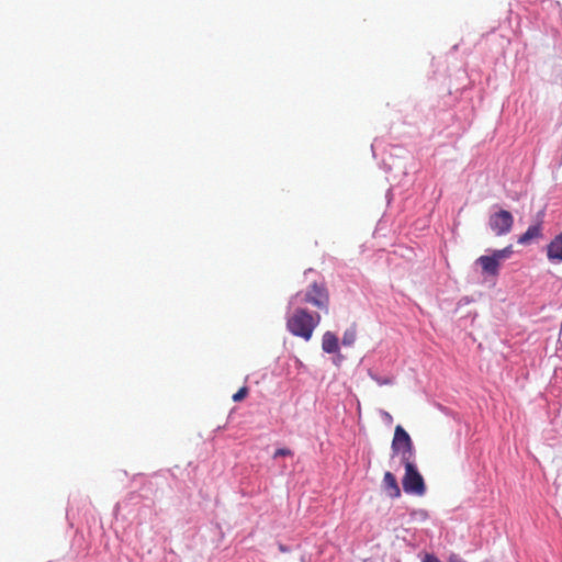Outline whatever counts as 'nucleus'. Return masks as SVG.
I'll return each mask as SVG.
<instances>
[{"label": "nucleus", "instance_id": "f257e3e1", "mask_svg": "<svg viewBox=\"0 0 562 562\" xmlns=\"http://www.w3.org/2000/svg\"><path fill=\"white\" fill-rule=\"evenodd\" d=\"M321 323L318 313H311L302 306L294 308L286 319V329L295 337L308 341Z\"/></svg>", "mask_w": 562, "mask_h": 562}, {"label": "nucleus", "instance_id": "f03ea898", "mask_svg": "<svg viewBox=\"0 0 562 562\" xmlns=\"http://www.w3.org/2000/svg\"><path fill=\"white\" fill-rule=\"evenodd\" d=\"M290 304H310L327 314L329 311V293L324 284L313 282L306 290L293 295Z\"/></svg>", "mask_w": 562, "mask_h": 562}, {"label": "nucleus", "instance_id": "7ed1b4c3", "mask_svg": "<svg viewBox=\"0 0 562 562\" xmlns=\"http://www.w3.org/2000/svg\"><path fill=\"white\" fill-rule=\"evenodd\" d=\"M405 473L402 479L403 490L407 494L423 496L426 493V484L414 461L403 463Z\"/></svg>", "mask_w": 562, "mask_h": 562}, {"label": "nucleus", "instance_id": "20e7f679", "mask_svg": "<svg viewBox=\"0 0 562 562\" xmlns=\"http://www.w3.org/2000/svg\"><path fill=\"white\" fill-rule=\"evenodd\" d=\"M393 456H400L402 463L413 461L414 458V446L413 441L407 431L397 425L394 430V437L392 441Z\"/></svg>", "mask_w": 562, "mask_h": 562}, {"label": "nucleus", "instance_id": "39448f33", "mask_svg": "<svg viewBox=\"0 0 562 562\" xmlns=\"http://www.w3.org/2000/svg\"><path fill=\"white\" fill-rule=\"evenodd\" d=\"M488 224L497 236L506 235L513 227L514 217L509 211L501 210L490 216Z\"/></svg>", "mask_w": 562, "mask_h": 562}, {"label": "nucleus", "instance_id": "423d86ee", "mask_svg": "<svg viewBox=\"0 0 562 562\" xmlns=\"http://www.w3.org/2000/svg\"><path fill=\"white\" fill-rule=\"evenodd\" d=\"M547 257L552 262L562 261V232L548 244Z\"/></svg>", "mask_w": 562, "mask_h": 562}, {"label": "nucleus", "instance_id": "0eeeda50", "mask_svg": "<svg viewBox=\"0 0 562 562\" xmlns=\"http://www.w3.org/2000/svg\"><path fill=\"white\" fill-rule=\"evenodd\" d=\"M382 484L384 491L387 493L390 497L397 498L401 496V490L397 480L392 472L387 471L384 473Z\"/></svg>", "mask_w": 562, "mask_h": 562}, {"label": "nucleus", "instance_id": "6e6552de", "mask_svg": "<svg viewBox=\"0 0 562 562\" xmlns=\"http://www.w3.org/2000/svg\"><path fill=\"white\" fill-rule=\"evenodd\" d=\"M542 237V225L541 222L531 225L528 229L518 238V244L528 245L531 240Z\"/></svg>", "mask_w": 562, "mask_h": 562}, {"label": "nucleus", "instance_id": "1a4fd4ad", "mask_svg": "<svg viewBox=\"0 0 562 562\" xmlns=\"http://www.w3.org/2000/svg\"><path fill=\"white\" fill-rule=\"evenodd\" d=\"M477 262L481 265L484 272L496 276L498 273L499 261L492 256H481L477 259Z\"/></svg>", "mask_w": 562, "mask_h": 562}, {"label": "nucleus", "instance_id": "9d476101", "mask_svg": "<svg viewBox=\"0 0 562 562\" xmlns=\"http://www.w3.org/2000/svg\"><path fill=\"white\" fill-rule=\"evenodd\" d=\"M322 348L327 353H335L339 350L338 338L331 331H326L323 335Z\"/></svg>", "mask_w": 562, "mask_h": 562}, {"label": "nucleus", "instance_id": "9b49d317", "mask_svg": "<svg viewBox=\"0 0 562 562\" xmlns=\"http://www.w3.org/2000/svg\"><path fill=\"white\" fill-rule=\"evenodd\" d=\"M510 254H512V247L508 246V247H506L504 249L495 250L493 252V256L499 261L502 259H505V258L509 257Z\"/></svg>", "mask_w": 562, "mask_h": 562}, {"label": "nucleus", "instance_id": "f8f14e48", "mask_svg": "<svg viewBox=\"0 0 562 562\" xmlns=\"http://www.w3.org/2000/svg\"><path fill=\"white\" fill-rule=\"evenodd\" d=\"M355 339H356V333H355V330H353V329H351V330H347V331H345V334H344V337H342V344H344V345H348V346H350V345H352V344H353Z\"/></svg>", "mask_w": 562, "mask_h": 562}, {"label": "nucleus", "instance_id": "ddd939ff", "mask_svg": "<svg viewBox=\"0 0 562 562\" xmlns=\"http://www.w3.org/2000/svg\"><path fill=\"white\" fill-rule=\"evenodd\" d=\"M248 395V389L246 386L240 387L234 395V402H240Z\"/></svg>", "mask_w": 562, "mask_h": 562}, {"label": "nucleus", "instance_id": "4468645a", "mask_svg": "<svg viewBox=\"0 0 562 562\" xmlns=\"http://www.w3.org/2000/svg\"><path fill=\"white\" fill-rule=\"evenodd\" d=\"M292 456V451L288 448H280L274 451L273 458L277 459L279 457H290Z\"/></svg>", "mask_w": 562, "mask_h": 562}, {"label": "nucleus", "instance_id": "2eb2a0df", "mask_svg": "<svg viewBox=\"0 0 562 562\" xmlns=\"http://www.w3.org/2000/svg\"><path fill=\"white\" fill-rule=\"evenodd\" d=\"M423 562H440V560L434 554H426Z\"/></svg>", "mask_w": 562, "mask_h": 562}, {"label": "nucleus", "instance_id": "dca6fc26", "mask_svg": "<svg viewBox=\"0 0 562 562\" xmlns=\"http://www.w3.org/2000/svg\"><path fill=\"white\" fill-rule=\"evenodd\" d=\"M448 562H465L457 555H451Z\"/></svg>", "mask_w": 562, "mask_h": 562}, {"label": "nucleus", "instance_id": "f3484780", "mask_svg": "<svg viewBox=\"0 0 562 562\" xmlns=\"http://www.w3.org/2000/svg\"><path fill=\"white\" fill-rule=\"evenodd\" d=\"M279 550H280L281 552H288V551H289V550H288V548H286L284 544H280V546H279Z\"/></svg>", "mask_w": 562, "mask_h": 562}, {"label": "nucleus", "instance_id": "a211bd4d", "mask_svg": "<svg viewBox=\"0 0 562 562\" xmlns=\"http://www.w3.org/2000/svg\"><path fill=\"white\" fill-rule=\"evenodd\" d=\"M301 562H307L304 557L301 558Z\"/></svg>", "mask_w": 562, "mask_h": 562}]
</instances>
